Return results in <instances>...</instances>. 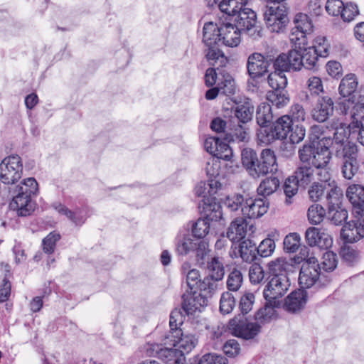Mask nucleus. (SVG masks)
<instances>
[{
	"label": "nucleus",
	"instance_id": "nucleus-1",
	"mask_svg": "<svg viewBox=\"0 0 364 364\" xmlns=\"http://www.w3.org/2000/svg\"><path fill=\"white\" fill-rule=\"evenodd\" d=\"M241 160L242 166L254 178L274 173L278 170L275 153L270 149H263L259 158L255 150L245 148L241 153Z\"/></svg>",
	"mask_w": 364,
	"mask_h": 364
},
{
	"label": "nucleus",
	"instance_id": "nucleus-2",
	"mask_svg": "<svg viewBox=\"0 0 364 364\" xmlns=\"http://www.w3.org/2000/svg\"><path fill=\"white\" fill-rule=\"evenodd\" d=\"M193 252L195 253L197 264L200 267H205L208 277L215 280H222L225 275L223 262L218 257H213L206 261V257L210 252L209 245L205 240H193L187 239L183 240V252L187 254Z\"/></svg>",
	"mask_w": 364,
	"mask_h": 364
},
{
	"label": "nucleus",
	"instance_id": "nucleus-3",
	"mask_svg": "<svg viewBox=\"0 0 364 364\" xmlns=\"http://www.w3.org/2000/svg\"><path fill=\"white\" fill-rule=\"evenodd\" d=\"M38 191V184L33 177L24 179L21 185L16 186L14 191L16 194L13 196L10 205L17 211L18 216H28L34 211L35 203L31 196L36 195Z\"/></svg>",
	"mask_w": 364,
	"mask_h": 364
},
{
	"label": "nucleus",
	"instance_id": "nucleus-4",
	"mask_svg": "<svg viewBox=\"0 0 364 364\" xmlns=\"http://www.w3.org/2000/svg\"><path fill=\"white\" fill-rule=\"evenodd\" d=\"M299 157L302 164H307L314 168L318 170L317 174L321 181H327L329 178L328 165L331 159V151H321L314 146L303 145L299 150Z\"/></svg>",
	"mask_w": 364,
	"mask_h": 364
},
{
	"label": "nucleus",
	"instance_id": "nucleus-5",
	"mask_svg": "<svg viewBox=\"0 0 364 364\" xmlns=\"http://www.w3.org/2000/svg\"><path fill=\"white\" fill-rule=\"evenodd\" d=\"M275 57L269 53L262 54L260 53H253L248 56L247 61V71L250 77L247 84L257 87V80L262 77L269 72V68L271 64L274 63Z\"/></svg>",
	"mask_w": 364,
	"mask_h": 364
},
{
	"label": "nucleus",
	"instance_id": "nucleus-6",
	"mask_svg": "<svg viewBox=\"0 0 364 364\" xmlns=\"http://www.w3.org/2000/svg\"><path fill=\"white\" fill-rule=\"evenodd\" d=\"M291 129L293 119L289 114H285L274 121L269 129H261L257 138L262 143L269 144L275 140L287 139Z\"/></svg>",
	"mask_w": 364,
	"mask_h": 364
},
{
	"label": "nucleus",
	"instance_id": "nucleus-7",
	"mask_svg": "<svg viewBox=\"0 0 364 364\" xmlns=\"http://www.w3.org/2000/svg\"><path fill=\"white\" fill-rule=\"evenodd\" d=\"M294 22L295 26L291 28L289 40L296 48L301 50L308 43L313 31V24L309 16L302 13L296 15Z\"/></svg>",
	"mask_w": 364,
	"mask_h": 364
},
{
	"label": "nucleus",
	"instance_id": "nucleus-8",
	"mask_svg": "<svg viewBox=\"0 0 364 364\" xmlns=\"http://www.w3.org/2000/svg\"><path fill=\"white\" fill-rule=\"evenodd\" d=\"M208 299L199 291H189L183 294V311L188 318V321L198 324L200 321V313L208 305Z\"/></svg>",
	"mask_w": 364,
	"mask_h": 364
},
{
	"label": "nucleus",
	"instance_id": "nucleus-9",
	"mask_svg": "<svg viewBox=\"0 0 364 364\" xmlns=\"http://www.w3.org/2000/svg\"><path fill=\"white\" fill-rule=\"evenodd\" d=\"M264 19L271 32H282L289 22L287 4L267 6L264 13Z\"/></svg>",
	"mask_w": 364,
	"mask_h": 364
},
{
	"label": "nucleus",
	"instance_id": "nucleus-10",
	"mask_svg": "<svg viewBox=\"0 0 364 364\" xmlns=\"http://www.w3.org/2000/svg\"><path fill=\"white\" fill-rule=\"evenodd\" d=\"M23 165L17 154L5 157L0 163V180L4 184H14L21 177Z\"/></svg>",
	"mask_w": 364,
	"mask_h": 364
},
{
	"label": "nucleus",
	"instance_id": "nucleus-11",
	"mask_svg": "<svg viewBox=\"0 0 364 364\" xmlns=\"http://www.w3.org/2000/svg\"><path fill=\"white\" fill-rule=\"evenodd\" d=\"M233 18L235 25L244 33L253 38L261 37V30L256 26L257 14L252 9L245 6Z\"/></svg>",
	"mask_w": 364,
	"mask_h": 364
},
{
	"label": "nucleus",
	"instance_id": "nucleus-12",
	"mask_svg": "<svg viewBox=\"0 0 364 364\" xmlns=\"http://www.w3.org/2000/svg\"><path fill=\"white\" fill-rule=\"evenodd\" d=\"M261 326L249 322L247 318L235 317L228 323V330L233 336L246 340L252 339L260 331Z\"/></svg>",
	"mask_w": 364,
	"mask_h": 364
},
{
	"label": "nucleus",
	"instance_id": "nucleus-13",
	"mask_svg": "<svg viewBox=\"0 0 364 364\" xmlns=\"http://www.w3.org/2000/svg\"><path fill=\"white\" fill-rule=\"evenodd\" d=\"M303 65L301 53L295 48L287 53H281L275 58L274 68L280 72H296L300 70Z\"/></svg>",
	"mask_w": 364,
	"mask_h": 364
},
{
	"label": "nucleus",
	"instance_id": "nucleus-14",
	"mask_svg": "<svg viewBox=\"0 0 364 364\" xmlns=\"http://www.w3.org/2000/svg\"><path fill=\"white\" fill-rule=\"evenodd\" d=\"M290 287L288 276L281 277H271L264 289L263 294L265 299L269 302L283 296Z\"/></svg>",
	"mask_w": 364,
	"mask_h": 364
},
{
	"label": "nucleus",
	"instance_id": "nucleus-15",
	"mask_svg": "<svg viewBox=\"0 0 364 364\" xmlns=\"http://www.w3.org/2000/svg\"><path fill=\"white\" fill-rule=\"evenodd\" d=\"M334 102L328 94L318 95L311 111L312 118L318 122H326L333 114Z\"/></svg>",
	"mask_w": 364,
	"mask_h": 364
},
{
	"label": "nucleus",
	"instance_id": "nucleus-16",
	"mask_svg": "<svg viewBox=\"0 0 364 364\" xmlns=\"http://www.w3.org/2000/svg\"><path fill=\"white\" fill-rule=\"evenodd\" d=\"M334 154L341 160V162L358 158V146L349 141L343 134V135L336 136Z\"/></svg>",
	"mask_w": 364,
	"mask_h": 364
},
{
	"label": "nucleus",
	"instance_id": "nucleus-17",
	"mask_svg": "<svg viewBox=\"0 0 364 364\" xmlns=\"http://www.w3.org/2000/svg\"><path fill=\"white\" fill-rule=\"evenodd\" d=\"M306 243L311 247H318L320 249H328L333 245L331 236L325 230L310 227L305 232Z\"/></svg>",
	"mask_w": 364,
	"mask_h": 364
},
{
	"label": "nucleus",
	"instance_id": "nucleus-18",
	"mask_svg": "<svg viewBox=\"0 0 364 364\" xmlns=\"http://www.w3.org/2000/svg\"><path fill=\"white\" fill-rule=\"evenodd\" d=\"M269 208V202L264 198H248L242 208L244 217L256 219L264 215Z\"/></svg>",
	"mask_w": 364,
	"mask_h": 364
},
{
	"label": "nucleus",
	"instance_id": "nucleus-19",
	"mask_svg": "<svg viewBox=\"0 0 364 364\" xmlns=\"http://www.w3.org/2000/svg\"><path fill=\"white\" fill-rule=\"evenodd\" d=\"M255 228L244 218H235L227 230V237L232 242H239L243 240L247 232L253 233Z\"/></svg>",
	"mask_w": 364,
	"mask_h": 364
},
{
	"label": "nucleus",
	"instance_id": "nucleus-20",
	"mask_svg": "<svg viewBox=\"0 0 364 364\" xmlns=\"http://www.w3.org/2000/svg\"><path fill=\"white\" fill-rule=\"evenodd\" d=\"M199 208L203 218L208 221H218L223 218L221 205L215 197H203Z\"/></svg>",
	"mask_w": 364,
	"mask_h": 364
},
{
	"label": "nucleus",
	"instance_id": "nucleus-21",
	"mask_svg": "<svg viewBox=\"0 0 364 364\" xmlns=\"http://www.w3.org/2000/svg\"><path fill=\"white\" fill-rule=\"evenodd\" d=\"M321 269H315L309 264H302L299 272V283L302 289H309L314 286L321 287Z\"/></svg>",
	"mask_w": 364,
	"mask_h": 364
},
{
	"label": "nucleus",
	"instance_id": "nucleus-22",
	"mask_svg": "<svg viewBox=\"0 0 364 364\" xmlns=\"http://www.w3.org/2000/svg\"><path fill=\"white\" fill-rule=\"evenodd\" d=\"M341 236L346 242L353 243L364 237V218L352 220L346 224L341 231Z\"/></svg>",
	"mask_w": 364,
	"mask_h": 364
},
{
	"label": "nucleus",
	"instance_id": "nucleus-23",
	"mask_svg": "<svg viewBox=\"0 0 364 364\" xmlns=\"http://www.w3.org/2000/svg\"><path fill=\"white\" fill-rule=\"evenodd\" d=\"M230 257H237L238 255L242 261L248 263L254 262L257 259V247L256 245L250 240H244L240 242L238 247L229 252Z\"/></svg>",
	"mask_w": 364,
	"mask_h": 364
},
{
	"label": "nucleus",
	"instance_id": "nucleus-24",
	"mask_svg": "<svg viewBox=\"0 0 364 364\" xmlns=\"http://www.w3.org/2000/svg\"><path fill=\"white\" fill-rule=\"evenodd\" d=\"M221 45L235 47L240 43V36L243 32L231 23H221Z\"/></svg>",
	"mask_w": 364,
	"mask_h": 364
},
{
	"label": "nucleus",
	"instance_id": "nucleus-25",
	"mask_svg": "<svg viewBox=\"0 0 364 364\" xmlns=\"http://www.w3.org/2000/svg\"><path fill=\"white\" fill-rule=\"evenodd\" d=\"M232 110L237 122L247 124L252 119L255 107L252 100L246 98L243 101L236 102Z\"/></svg>",
	"mask_w": 364,
	"mask_h": 364
},
{
	"label": "nucleus",
	"instance_id": "nucleus-26",
	"mask_svg": "<svg viewBox=\"0 0 364 364\" xmlns=\"http://www.w3.org/2000/svg\"><path fill=\"white\" fill-rule=\"evenodd\" d=\"M221 23L207 22L203 28V42L205 46H221Z\"/></svg>",
	"mask_w": 364,
	"mask_h": 364
},
{
	"label": "nucleus",
	"instance_id": "nucleus-27",
	"mask_svg": "<svg viewBox=\"0 0 364 364\" xmlns=\"http://www.w3.org/2000/svg\"><path fill=\"white\" fill-rule=\"evenodd\" d=\"M306 301L307 292L304 289L292 291L285 299V309L289 312L296 313L305 306Z\"/></svg>",
	"mask_w": 364,
	"mask_h": 364
},
{
	"label": "nucleus",
	"instance_id": "nucleus-28",
	"mask_svg": "<svg viewBox=\"0 0 364 364\" xmlns=\"http://www.w3.org/2000/svg\"><path fill=\"white\" fill-rule=\"evenodd\" d=\"M267 267L269 278H271L281 277L282 274V276H288L293 265L287 258L282 257L271 260L268 262Z\"/></svg>",
	"mask_w": 364,
	"mask_h": 364
},
{
	"label": "nucleus",
	"instance_id": "nucleus-29",
	"mask_svg": "<svg viewBox=\"0 0 364 364\" xmlns=\"http://www.w3.org/2000/svg\"><path fill=\"white\" fill-rule=\"evenodd\" d=\"M176 317L182 318V307L176 308L173 310L170 314V321L169 326L171 328V334L166 337V338H169L170 337H173L175 339L173 341V346L176 347L178 345L182 340V332L181 331V326L182 325V321H180L178 323V326L177 324L178 319Z\"/></svg>",
	"mask_w": 364,
	"mask_h": 364
},
{
	"label": "nucleus",
	"instance_id": "nucleus-30",
	"mask_svg": "<svg viewBox=\"0 0 364 364\" xmlns=\"http://www.w3.org/2000/svg\"><path fill=\"white\" fill-rule=\"evenodd\" d=\"M300 187L305 188L314 180V168L307 164L299 166L292 175Z\"/></svg>",
	"mask_w": 364,
	"mask_h": 364
},
{
	"label": "nucleus",
	"instance_id": "nucleus-31",
	"mask_svg": "<svg viewBox=\"0 0 364 364\" xmlns=\"http://www.w3.org/2000/svg\"><path fill=\"white\" fill-rule=\"evenodd\" d=\"M346 196L353 207L364 210V186L350 185L346 190Z\"/></svg>",
	"mask_w": 364,
	"mask_h": 364
},
{
	"label": "nucleus",
	"instance_id": "nucleus-32",
	"mask_svg": "<svg viewBox=\"0 0 364 364\" xmlns=\"http://www.w3.org/2000/svg\"><path fill=\"white\" fill-rule=\"evenodd\" d=\"M358 81L354 74H348L344 77L340 83L339 93L343 97H352L355 98V91L358 87Z\"/></svg>",
	"mask_w": 364,
	"mask_h": 364
},
{
	"label": "nucleus",
	"instance_id": "nucleus-33",
	"mask_svg": "<svg viewBox=\"0 0 364 364\" xmlns=\"http://www.w3.org/2000/svg\"><path fill=\"white\" fill-rule=\"evenodd\" d=\"M273 119V114L270 105L262 102L259 104L256 110V121L257 124L264 129L267 127Z\"/></svg>",
	"mask_w": 364,
	"mask_h": 364
},
{
	"label": "nucleus",
	"instance_id": "nucleus-34",
	"mask_svg": "<svg viewBox=\"0 0 364 364\" xmlns=\"http://www.w3.org/2000/svg\"><path fill=\"white\" fill-rule=\"evenodd\" d=\"M210 221L200 217L196 221H191L188 226L191 229L192 235L197 238L195 240H200L204 238L210 231Z\"/></svg>",
	"mask_w": 364,
	"mask_h": 364
},
{
	"label": "nucleus",
	"instance_id": "nucleus-35",
	"mask_svg": "<svg viewBox=\"0 0 364 364\" xmlns=\"http://www.w3.org/2000/svg\"><path fill=\"white\" fill-rule=\"evenodd\" d=\"M247 3V0H223L218 7L223 13L233 18Z\"/></svg>",
	"mask_w": 364,
	"mask_h": 364
},
{
	"label": "nucleus",
	"instance_id": "nucleus-36",
	"mask_svg": "<svg viewBox=\"0 0 364 364\" xmlns=\"http://www.w3.org/2000/svg\"><path fill=\"white\" fill-rule=\"evenodd\" d=\"M230 141H247L249 139V128L247 124L232 122L230 127Z\"/></svg>",
	"mask_w": 364,
	"mask_h": 364
},
{
	"label": "nucleus",
	"instance_id": "nucleus-37",
	"mask_svg": "<svg viewBox=\"0 0 364 364\" xmlns=\"http://www.w3.org/2000/svg\"><path fill=\"white\" fill-rule=\"evenodd\" d=\"M217 46H206L208 48L206 58L210 65L218 69L220 67H224L226 65L228 59Z\"/></svg>",
	"mask_w": 364,
	"mask_h": 364
},
{
	"label": "nucleus",
	"instance_id": "nucleus-38",
	"mask_svg": "<svg viewBox=\"0 0 364 364\" xmlns=\"http://www.w3.org/2000/svg\"><path fill=\"white\" fill-rule=\"evenodd\" d=\"M280 186V181L277 177H267L264 179L259 186L257 191L259 196L266 197L274 193Z\"/></svg>",
	"mask_w": 364,
	"mask_h": 364
},
{
	"label": "nucleus",
	"instance_id": "nucleus-39",
	"mask_svg": "<svg viewBox=\"0 0 364 364\" xmlns=\"http://www.w3.org/2000/svg\"><path fill=\"white\" fill-rule=\"evenodd\" d=\"M360 168L358 158L341 161L340 165L343 177L346 180H351L358 173Z\"/></svg>",
	"mask_w": 364,
	"mask_h": 364
},
{
	"label": "nucleus",
	"instance_id": "nucleus-40",
	"mask_svg": "<svg viewBox=\"0 0 364 364\" xmlns=\"http://www.w3.org/2000/svg\"><path fill=\"white\" fill-rule=\"evenodd\" d=\"M267 99L277 108L284 107L290 101L289 94L285 89L269 92L267 95Z\"/></svg>",
	"mask_w": 364,
	"mask_h": 364
},
{
	"label": "nucleus",
	"instance_id": "nucleus-41",
	"mask_svg": "<svg viewBox=\"0 0 364 364\" xmlns=\"http://www.w3.org/2000/svg\"><path fill=\"white\" fill-rule=\"evenodd\" d=\"M243 282V276L242 272L234 268L228 275L226 287L228 291L237 294V292L242 287Z\"/></svg>",
	"mask_w": 364,
	"mask_h": 364
},
{
	"label": "nucleus",
	"instance_id": "nucleus-42",
	"mask_svg": "<svg viewBox=\"0 0 364 364\" xmlns=\"http://www.w3.org/2000/svg\"><path fill=\"white\" fill-rule=\"evenodd\" d=\"M329 188L326 191V200L328 203V208L338 206L341 203V199L343 198V191L339 188L335 181L328 183Z\"/></svg>",
	"mask_w": 364,
	"mask_h": 364
},
{
	"label": "nucleus",
	"instance_id": "nucleus-43",
	"mask_svg": "<svg viewBox=\"0 0 364 364\" xmlns=\"http://www.w3.org/2000/svg\"><path fill=\"white\" fill-rule=\"evenodd\" d=\"M310 95H306V100H310L311 97H317L318 95L327 94L323 90L322 80L317 76L310 77L306 82Z\"/></svg>",
	"mask_w": 364,
	"mask_h": 364
},
{
	"label": "nucleus",
	"instance_id": "nucleus-44",
	"mask_svg": "<svg viewBox=\"0 0 364 364\" xmlns=\"http://www.w3.org/2000/svg\"><path fill=\"white\" fill-rule=\"evenodd\" d=\"M235 294L225 291L221 294L220 299V311L223 315L232 311L236 305Z\"/></svg>",
	"mask_w": 364,
	"mask_h": 364
},
{
	"label": "nucleus",
	"instance_id": "nucleus-45",
	"mask_svg": "<svg viewBox=\"0 0 364 364\" xmlns=\"http://www.w3.org/2000/svg\"><path fill=\"white\" fill-rule=\"evenodd\" d=\"M284 71H275L268 75V84L273 90H281L285 89L287 85V78Z\"/></svg>",
	"mask_w": 364,
	"mask_h": 364
},
{
	"label": "nucleus",
	"instance_id": "nucleus-46",
	"mask_svg": "<svg viewBox=\"0 0 364 364\" xmlns=\"http://www.w3.org/2000/svg\"><path fill=\"white\" fill-rule=\"evenodd\" d=\"M274 237V234L268 235V237L264 239L257 247V254L262 257L271 256L275 250Z\"/></svg>",
	"mask_w": 364,
	"mask_h": 364
},
{
	"label": "nucleus",
	"instance_id": "nucleus-47",
	"mask_svg": "<svg viewBox=\"0 0 364 364\" xmlns=\"http://www.w3.org/2000/svg\"><path fill=\"white\" fill-rule=\"evenodd\" d=\"M158 357L163 361L168 363L173 360L174 364H180L182 350L173 348H161L158 352Z\"/></svg>",
	"mask_w": 364,
	"mask_h": 364
},
{
	"label": "nucleus",
	"instance_id": "nucleus-48",
	"mask_svg": "<svg viewBox=\"0 0 364 364\" xmlns=\"http://www.w3.org/2000/svg\"><path fill=\"white\" fill-rule=\"evenodd\" d=\"M304 50L302 56V61H304V65L305 68L308 70H313L316 67L317 61L320 57L315 50L311 47L306 48L304 46L302 48Z\"/></svg>",
	"mask_w": 364,
	"mask_h": 364
},
{
	"label": "nucleus",
	"instance_id": "nucleus-49",
	"mask_svg": "<svg viewBox=\"0 0 364 364\" xmlns=\"http://www.w3.org/2000/svg\"><path fill=\"white\" fill-rule=\"evenodd\" d=\"M188 364H228V359L216 353H206L200 359L190 360Z\"/></svg>",
	"mask_w": 364,
	"mask_h": 364
},
{
	"label": "nucleus",
	"instance_id": "nucleus-50",
	"mask_svg": "<svg viewBox=\"0 0 364 364\" xmlns=\"http://www.w3.org/2000/svg\"><path fill=\"white\" fill-rule=\"evenodd\" d=\"M307 215L310 223L317 225L323 221L326 210L321 205L314 204L309 208Z\"/></svg>",
	"mask_w": 364,
	"mask_h": 364
},
{
	"label": "nucleus",
	"instance_id": "nucleus-51",
	"mask_svg": "<svg viewBox=\"0 0 364 364\" xmlns=\"http://www.w3.org/2000/svg\"><path fill=\"white\" fill-rule=\"evenodd\" d=\"M338 257L336 253L332 251H327L323 253L322 261L320 264L321 269L325 272H333L337 267Z\"/></svg>",
	"mask_w": 364,
	"mask_h": 364
},
{
	"label": "nucleus",
	"instance_id": "nucleus-52",
	"mask_svg": "<svg viewBox=\"0 0 364 364\" xmlns=\"http://www.w3.org/2000/svg\"><path fill=\"white\" fill-rule=\"evenodd\" d=\"M328 218L335 225H340L345 222L348 218V212L346 209L338 207L337 209L335 207L328 208Z\"/></svg>",
	"mask_w": 364,
	"mask_h": 364
},
{
	"label": "nucleus",
	"instance_id": "nucleus-53",
	"mask_svg": "<svg viewBox=\"0 0 364 364\" xmlns=\"http://www.w3.org/2000/svg\"><path fill=\"white\" fill-rule=\"evenodd\" d=\"M202 280L198 269L190 270L186 274L187 290L189 291H199Z\"/></svg>",
	"mask_w": 364,
	"mask_h": 364
},
{
	"label": "nucleus",
	"instance_id": "nucleus-54",
	"mask_svg": "<svg viewBox=\"0 0 364 364\" xmlns=\"http://www.w3.org/2000/svg\"><path fill=\"white\" fill-rule=\"evenodd\" d=\"M61 238L60 235L55 231L50 232L42 241L43 250L45 253L51 255L54 252L56 243Z\"/></svg>",
	"mask_w": 364,
	"mask_h": 364
},
{
	"label": "nucleus",
	"instance_id": "nucleus-55",
	"mask_svg": "<svg viewBox=\"0 0 364 364\" xmlns=\"http://www.w3.org/2000/svg\"><path fill=\"white\" fill-rule=\"evenodd\" d=\"M300 185L296 181V179L293 176L288 177L284 183L283 189L284 194L287 197L286 203L288 204L291 203V198L295 196Z\"/></svg>",
	"mask_w": 364,
	"mask_h": 364
},
{
	"label": "nucleus",
	"instance_id": "nucleus-56",
	"mask_svg": "<svg viewBox=\"0 0 364 364\" xmlns=\"http://www.w3.org/2000/svg\"><path fill=\"white\" fill-rule=\"evenodd\" d=\"M300 235L296 232L287 235L284 240V250L286 252L294 253L300 246Z\"/></svg>",
	"mask_w": 364,
	"mask_h": 364
},
{
	"label": "nucleus",
	"instance_id": "nucleus-57",
	"mask_svg": "<svg viewBox=\"0 0 364 364\" xmlns=\"http://www.w3.org/2000/svg\"><path fill=\"white\" fill-rule=\"evenodd\" d=\"M359 14L358 5L353 2H348L343 5L340 16L344 22L353 21Z\"/></svg>",
	"mask_w": 364,
	"mask_h": 364
},
{
	"label": "nucleus",
	"instance_id": "nucleus-58",
	"mask_svg": "<svg viewBox=\"0 0 364 364\" xmlns=\"http://www.w3.org/2000/svg\"><path fill=\"white\" fill-rule=\"evenodd\" d=\"M218 87L220 93L225 95H234L236 90V85L234 79L230 75L223 76L218 82Z\"/></svg>",
	"mask_w": 364,
	"mask_h": 364
},
{
	"label": "nucleus",
	"instance_id": "nucleus-59",
	"mask_svg": "<svg viewBox=\"0 0 364 364\" xmlns=\"http://www.w3.org/2000/svg\"><path fill=\"white\" fill-rule=\"evenodd\" d=\"M324 181V183L314 182L310 186L308 191V194L309 198L312 201H318L321 199V196H323L325 190L326 189V182L328 181V180Z\"/></svg>",
	"mask_w": 364,
	"mask_h": 364
},
{
	"label": "nucleus",
	"instance_id": "nucleus-60",
	"mask_svg": "<svg viewBox=\"0 0 364 364\" xmlns=\"http://www.w3.org/2000/svg\"><path fill=\"white\" fill-rule=\"evenodd\" d=\"M350 116L356 127H363L362 122L364 119V103L359 102H355L350 112Z\"/></svg>",
	"mask_w": 364,
	"mask_h": 364
},
{
	"label": "nucleus",
	"instance_id": "nucleus-61",
	"mask_svg": "<svg viewBox=\"0 0 364 364\" xmlns=\"http://www.w3.org/2000/svg\"><path fill=\"white\" fill-rule=\"evenodd\" d=\"M245 200L242 195H234L228 196L224 201L225 205L230 211H237L239 209L242 211V206H244Z\"/></svg>",
	"mask_w": 364,
	"mask_h": 364
},
{
	"label": "nucleus",
	"instance_id": "nucleus-62",
	"mask_svg": "<svg viewBox=\"0 0 364 364\" xmlns=\"http://www.w3.org/2000/svg\"><path fill=\"white\" fill-rule=\"evenodd\" d=\"M343 135V132H336L333 134V138L330 136H323L316 143L314 144V146L321 151H330L329 148L332 147L334 151V145L336 143V136Z\"/></svg>",
	"mask_w": 364,
	"mask_h": 364
},
{
	"label": "nucleus",
	"instance_id": "nucleus-63",
	"mask_svg": "<svg viewBox=\"0 0 364 364\" xmlns=\"http://www.w3.org/2000/svg\"><path fill=\"white\" fill-rule=\"evenodd\" d=\"M315 50L320 57L326 58L328 55V45L324 36H318L315 38L314 45L310 46Z\"/></svg>",
	"mask_w": 364,
	"mask_h": 364
},
{
	"label": "nucleus",
	"instance_id": "nucleus-64",
	"mask_svg": "<svg viewBox=\"0 0 364 364\" xmlns=\"http://www.w3.org/2000/svg\"><path fill=\"white\" fill-rule=\"evenodd\" d=\"M249 277L251 283H260L264 278V271L262 267L257 263L252 264L249 270Z\"/></svg>",
	"mask_w": 364,
	"mask_h": 364
}]
</instances>
